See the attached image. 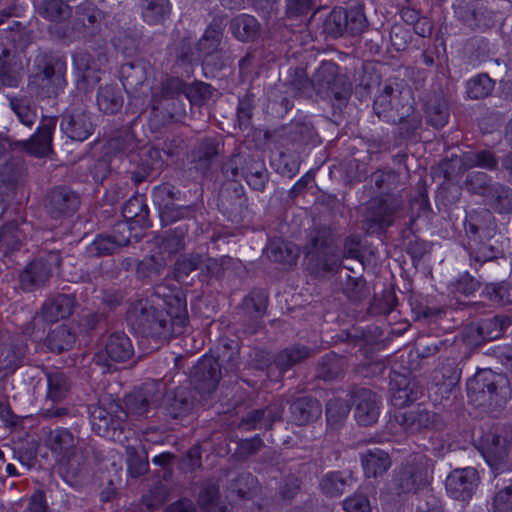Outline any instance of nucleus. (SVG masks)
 <instances>
[{
  "label": "nucleus",
  "instance_id": "7ed1b4c3",
  "mask_svg": "<svg viewBox=\"0 0 512 512\" xmlns=\"http://www.w3.org/2000/svg\"><path fill=\"white\" fill-rule=\"evenodd\" d=\"M45 444L62 467L67 481L75 480L85 468V457L79 447L80 439L71 430L58 427L49 430Z\"/></svg>",
  "mask_w": 512,
  "mask_h": 512
},
{
  "label": "nucleus",
  "instance_id": "13d9d810",
  "mask_svg": "<svg viewBox=\"0 0 512 512\" xmlns=\"http://www.w3.org/2000/svg\"><path fill=\"white\" fill-rule=\"evenodd\" d=\"M47 385V399L51 400L53 403L62 401L71 388L69 378L60 371L47 374Z\"/></svg>",
  "mask_w": 512,
  "mask_h": 512
},
{
  "label": "nucleus",
  "instance_id": "aec40b11",
  "mask_svg": "<svg viewBox=\"0 0 512 512\" xmlns=\"http://www.w3.org/2000/svg\"><path fill=\"white\" fill-rule=\"evenodd\" d=\"M396 422L408 434H415L431 429H441V417L420 405L414 409L400 412L395 415Z\"/></svg>",
  "mask_w": 512,
  "mask_h": 512
},
{
  "label": "nucleus",
  "instance_id": "9b49d317",
  "mask_svg": "<svg viewBox=\"0 0 512 512\" xmlns=\"http://www.w3.org/2000/svg\"><path fill=\"white\" fill-rule=\"evenodd\" d=\"M89 415L93 431L101 437H111L116 429H121L127 417L124 408L115 401L107 406L102 401L89 406Z\"/></svg>",
  "mask_w": 512,
  "mask_h": 512
},
{
  "label": "nucleus",
  "instance_id": "5701e85b",
  "mask_svg": "<svg viewBox=\"0 0 512 512\" xmlns=\"http://www.w3.org/2000/svg\"><path fill=\"white\" fill-rule=\"evenodd\" d=\"M268 306V296L262 290L252 291L241 304L245 332L255 334L263 327V317Z\"/></svg>",
  "mask_w": 512,
  "mask_h": 512
},
{
  "label": "nucleus",
  "instance_id": "8fccbe9b",
  "mask_svg": "<svg viewBox=\"0 0 512 512\" xmlns=\"http://www.w3.org/2000/svg\"><path fill=\"white\" fill-rule=\"evenodd\" d=\"M55 117H44L37 132L31 138V148L39 156L46 155L51 150L52 134L56 127Z\"/></svg>",
  "mask_w": 512,
  "mask_h": 512
},
{
  "label": "nucleus",
  "instance_id": "37998d69",
  "mask_svg": "<svg viewBox=\"0 0 512 512\" xmlns=\"http://www.w3.org/2000/svg\"><path fill=\"white\" fill-rule=\"evenodd\" d=\"M229 30L241 42L253 41L259 35L260 23L254 16L240 14L231 19Z\"/></svg>",
  "mask_w": 512,
  "mask_h": 512
},
{
  "label": "nucleus",
  "instance_id": "79ce46f5",
  "mask_svg": "<svg viewBox=\"0 0 512 512\" xmlns=\"http://www.w3.org/2000/svg\"><path fill=\"white\" fill-rule=\"evenodd\" d=\"M509 324V319L504 316H493L481 319L476 325L470 327V332L477 333L475 342L489 341L501 336L503 329Z\"/></svg>",
  "mask_w": 512,
  "mask_h": 512
},
{
  "label": "nucleus",
  "instance_id": "864d4df0",
  "mask_svg": "<svg viewBox=\"0 0 512 512\" xmlns=\"http://www.w3.org/2000/svg\"><path fill=\"white\" fill-rule=\"evenodd\" d=\"M76 336L67 325H59L49 332L46 337V346L54 353H62L71 349Z\"/></svg>",
  "mask_w": 512,
  "mask_h": 512
},
{
  "label": "nucleus",
  "instance_id": "a19ab883",
  "mask_svg": "<svg viewBox=\"0 0 512 512\" xmlns=\"http://www.w3.org/2000/svg\"><path fill=\"white\" fill-rule=\"evenodd\" d=\"M139 8L143 21L149 25L163 24L171 14L169 0H140Z\"/></svg>",
  "mask_w": 512,
  "mask_h": 512
},
{
  "label": "nucleus",
  "instance_id": "4d7b16f0",
  "mask_svg": "<svg viewBox=\"0 0 512 512\" xmlns=\"http://www.w3.org/2000/svg\"><path fill=\"white\" fill-rule=\"evenodd\" d=\"M352 477L350 474L342 472H331L326 474L321 482L320 487L324 494L329 497H337L345 492L346 487L351 486Z\"/></svg>",
  "mask_w": 512,
  "mask_h": 512
},
{
  "label": "nucleus",
  "instance_id": "58836bf2",
  "mask_svg": "<svg viewBox=\"0 0 512 512\" xmlns=\"http://www.w3.org/2000/svg\"><path fill=\"white\" fill-rule=\"evenodd\" d=\"M370 181L380 192V195H403L404 183L401 180V175L393 169H378L374 171L370 176Z\"/></svg>",
  "mask_w": 512,
  "mask_h": 512
},
{
  "label": "nucleus",
  "instance_id": "f3484780",
  "mask_svg": "<svg viewBox=\"0 0 512 512\" xmlns=\"http://www.w3.org/2000/svg\"><path fill=\"white\" fill-rule=\"evenodd\" d=\"M152 296L157 303L162 301L164 311L169 315L173 327L181 330L187 320V304L183 293L177 288L157 285Z\"/></svg>",
  "mask_w": 512,
  "mask_h": 512
},
{
  "label": "nucleus",
  "instance_id": "bb28decb",
  "mask_svg": "<svg viewBox=\"0 0 512 512\" xmlns=\"http://www.w3.org/2000/svg\"><path fill=\"white\" fill-rule=\"evenodd\" d=\"M464 227L468 238L486 237L487 240H490L496 232L495 218L492 212L486 208L472 210L468 213Z\"/></svg>",
  "mask_w": 512,
  "mask_h": 512
},
{
  "label": "nucleus",
  "instance_id": "412c9836",
  "mask_svg": "<svg viewBox=\"0 0 512 512\" xmlns=\"http://www.w3.org/2000/svg\"><path fill=\"white\" fill-rule=\"evenodd\" d=\"M80 205L77 193L67 186L51 189L45 199V210L51 218L60 219L72 216Z\"/></svg>",
  "mask_w": 512,
  "mask_h": 512
},
{
  "label": "nucleus",
  "instance_id": "69168bd1",
  "mask_svg": "<svg viewBox=\"0 0 512 512\" xmlns=\"http://www.w3.org/2000/svg\"><path fill=\"white\" fill-rule=\"evenodd\" d=\"M495 86L488 74H479L470 79L466 84V92L471 99H483L491 94Z\"/></svg>",
  "mask_w": 512,
  "mask_h": 512
},
{
  "label": "nucleus",
  "instance_id": "052dcab7",
  "mask_svg": "<svg viewBox=\"0 0 512 512\" xmlns=\"http://www.w3.org/2000/svg\"><path fill=\"white\" fill-rule=\"evenodd\" d=\"M494 182L486 172L472 171L466 175L463 188L471 195L481 196L483 200Z\"/></svg>",
  "mask_w": 512,
  "mask_h": 512
},
{
  "label": "nucleus",
  "instance_id": "5fc2aeb1",
  "mask_svg": "<svg viewBox=\"0 0 512 512\" xmlns=\"http://www.w3.org/2000/svg\"><path fill=\"white\" fill-rule=\"evenodd\" d=\"M242 174L251 189L256 191L265 189L269 175L263 162L249 159L242 168Z\"/></svg>",
  "mask_w": 512,
  "mask_h": 512
},
{
  "label": "nucleus",
  "instance_id": "3c124183",
  "mask_svg": "<svg viewBox=\"0 0 512 512\" xmlns=\"http://www.w3.org/2000/svg\"><path fill=\"white\" fill-rule=\"evenodd\" d=\"M97 105L106 114H116L123 106V95L117 85L101 86L97 93Z\"/></svg>",
  "mask_w": 512,
  "mask_h": 512
},
{
  "label": "nucleus",
  "instance_id": "c9c22d12",
  "mask_svg": "<svg viewBox=\"0 0 512 512\" xmlns=\"http://www.w3.org/2000/svg\"><path fill=\"white\" fill-rule=\"evenodd\" d=\"M188 233V226L181 224L173 229L164 232L156 238L159 255L168 257L180 252L185 248V238Z\"/></svg>",
  "mask_w": 512,
  "mask_h": 512
},
{
  "label": "nucleus",
  "instance_id": "c756f323",
  "mask_svg": "<svg viewBox=\"0 0 512 512\" xmlns=\"http://www.w3.org/2000/svg\"><path fill=\"white\" fill-rule=\"evenodd\" d=\"M483 456L491 469L500 473L508 469V442L499 435H492L483 449Z\"/></svg>",
  "mask_w": 512,
  "mask_h": 512
},
{
  "label": "nucleus",
  "instance_id": "393cba45",
  "mask_svg": "<svg viewBox=\"0 0 512 512\" xmlns=\"http://www.w3.org/2000/svg\"><path fill=\"white\" fill-rule=\"evenodd\" d=\"M60 127L71 140L85 141L94 132V124L90 116L83 110L71 109L62 114Z\"/></svg>",
  "mask_w": 512,
  "mask_h": 512
},
{
  "label": "nucleus",
  "instance_id": "e433bc0d",
  "mask_svg": "<svg viewBox=\"0 0 512 512\" xmlns=\"http://www.w3.org/2000/svg\"><path fill=\"white\" fill-rule=\"evenodd\" d=\"M141 164L136 170L131 171V179L136 183L144 181L154 170L162 167L161 151L156 147L141 148L137 154Z\"/></svg>",
  "mask_w": 512,
  "mask_h": 512
},
{
  "label": "nucleus",
  "instance_id": "cd10ccee",
  "mask_svg": "<svg viewBox=\"0 0 512 512\" xmlns=\"http://www.w3.org/2000/svg\"><path fill=\"white\" fill-rule=\"evenodd\" d=\"M483 204L492 213L512 214V188L502 182L495 181L485 194Z\"/></svg>",
  "mask_w": 512,
  "mask_h": 512
},
{
  "label": "nucleus",
  "instance_id": "4c0bfd02",
  "mask_svg": "<svg viewBox=\"0 0 512 512\" xmlns=\"http://www.w3.org/2000/svg\"><path fill=\"white\" fill-rule=\"evenodd\" d=\"M468 239V252L472 265H482L497 259L501 255V251L494 245L492 238L490 240H487L486 237Z\"/></svg>",
  "mask_w": 512,
  "mask_h": 512
},
{
  "label": "nucleus",
  "instance_id": "e2e57ef3",
  "mask_svg": "<svg viewBox=\"0 0 512 512\" xmlns=\"http://www.w3.org/2000/svg\"><path fill=\"white\" fill-rule=\"evenodd\" d=\"M120 73L125 88L137 89L146 80L145 67L142 63H125L121 66Z\"/></svg>",
  "mask_w": 512,
  "mask_h": 512
},
{
  "label": "nucleus",
  "instance_id": "f8f14e48",
  "mask_svg": "<svg viewBox=\"0 0 512 512\" xmlns=\"http://www.w3.org/2000/svg\"><path fill=\"white\" fill-rule=\"evenodd\" d=\"M101 30L100 11L91 4H82L77 7L73 26L70 29H60L51 27V33L59 38L83 37L91 38L97 35Z\"/></svg>",
  "mask_w": 512,
  "mask_h": 512
},
{
  "label": "nucleus",
  "instance_id": "4468645a",
  "mask_svg": "<svg viewBox=\"0 0 512 512\" xmlns=\"http://www.w3.org/2000/svg\"><path fill=\"white\" fill-rule=\"evenodd\" d=\"M26 146L25 140L12 142L10 138L2 137V150L6 148L17 150L15 155L5 159L2 166V185L6 186L9 191H14L23 183L26 168L22 154Z\"/></svg>",
  "mask_w": 512,
  "mask_h": 512
},
{
  "label": "nucleus",
  "instance_id": "39448f33",
  "mask_svg": "<svg viewBox=\"0 0 512 512\" xmlns=\"http://www.w3.org/2000/svg\"><path fill=\"white\" fill-rule=\"evenodd\" d=\"M404 209L401 194L379 195L372 198L362 215V227L369 233L382 232L390 227Z\"/></svg>",
  "mask_w": 512,
  "mask_h": 512
},
{
  "label": "nucleus",
  "instance_id": "6e6d98bb",
  "mask_svg": "<svg viewBox=\"0 0 512 512\" xmlns=\"http://www.w3.org/2000/svg\"><path fill=\"white\" fill-rule=\"evenodd\" d=\"M427 123L436 129L444 127L449 119L446 101L440 96L431 97L425 105Z\"/></svg>",
  "mask_w": 512,
  "mask_h": 512
},
{
  "label": "nucleus",
  "instance_id": "49530a36",
  "mask_svg": "<svg viewBox=\"0 0 512 512\" xmlns=\"http://www.w3.org/2000/svg\"><path fill=\"white\" fill-rule=\"evenodd\" d=\"M361 462L363 465L364 473L366 477H377L385 473L390 465L391 461L388 454L378 448L367 450L361 456Z\"/></svg>",
  "mask_w": 512,
  "mask_h": 512
},
{
  "label": "nucleus",
  "instance_id": "423d86ee",
  "mask_svg": "<svg viewBox=\"0 0 512 512\" xmlns=\"http://www.w3.org/2000/svg\"><path fill=\"white\" fill-rule=\"evenodd\" d=\"M314 91L321 97L346 101L351 92L352 84L345 74L339 73V67L332 61H323L312 76Z\"/></svg>",
  "mask_w": 512,
  "mask_h": 512
},
{
  "label": "nucleus",
  "instance_id": "338daca9",
  "mask_svg": "<svg viewBox=\"0 0 512 512\" xmlns=\"http://www.w3.org/2000/svg\"><path fill=\"white\" fill-rule=\"evenodd\" d=\"M126 456L127 469L132 477H139L148 471V456L144 449L139 451L133 446H128Z\"/></svg>",
  "mask_w": 512,
  "mask_h": 512
},
{
  "label": "nucleus",
  "instance_id": "f03ea898",
  "mask_svg": "<svg viewBox=\"0 0 512 512\" xmlns=\"http://www.w3.org/2000/svg\"><path fill=\"white\" fill-rule=\"evenodd\" d=\"M332 230L326 226H316L310 230L303 248L306 269L315 277L336 273L341 259L333 246Z\"/></svg>",
  "mask_w": 512,
  "mask_h": 512
},
{
  "label": "nucleus",
  "instance_id": "a18cd8bd",
  "mask_svg": "<svg viewBox=\"0 0 512 512\" xmlns=\"http://www.w3.org/2000/svg\"><path fill=\"white\" fill-rule=\"evenodd\" d=\"M266 256L274 262L292 265L299 256L297 246L282 239L271 240L265 248Z\"/></svg>",
  "mask_w": 512,
  "mask_h": 512
},
{
  "label": "nucleus",
  "instance_id": "dca6fc26",
  "mask_svg": "<svg viewBox=\"0 0 512 512\" xmlns=\"http://www.w3.org/2000/svg\"><path fill=\"white\" fill-rule=\"evenodd\" d=\"M164 390L165 386L162 383V397L158 408L161 409L165 417L181 420L191 413L194 407V399L187 387Z\"/></svg>",
  "mask_w": 512,
  "mask_h": 512
},
{
  "label": "nucleus",
  "instance_id": "473e14b6",
  "mask_svg": "<svg viewBox=\"0 0 512 512\" xmlns=\"http://www.w3.org/2000/svg\"><path fill=\"white\" fill-rule=\"evenodd\" d=\"M392 391V402L395 406L400 407L413 403L423 394V389L419 383L415 379L404 375L395 380Z\"/></svg>",
  "mask_w": 512,
  "mask_h": 512
},
{
  "label": "nucleus",
  "instance_id": "6e6552de",
  "mask_svg": "<svg viewBox=\"0 0 512 512\" xmlns=\"http://www.w3.org/2000/svg\"><path fill=\"white\" fill-rule=\"evenodd\" d=\"M430 466V460L422 454L409 456L394 476V489L398 494L416 493L429 483Z\"/></svg>",
  "mask_w": 512,
  "mask_h": 512
},
{
  "label": "nucleus",
  "instance_id": "a878e982",
  "mask_svg": "<svg viewBox=\"0 0 512 512\" xmlns=\"http://www.w3.org/2000/svg\"><path fill=\"white\" fill-rule=\"evenodd\" d=\"M218 207L229 217L241 216L247 207L244 187L238 181L224 183L219 191Z\"/></svg>",
  "mask_w": 512,
  "mask_h": 512
},
{
  "label": "nucleus",
  "instance_id": "c03bdc74",
  "mask_svg": "<svg viewBox=\"0 0 512 512\" xmlns=\"http://www.w3.org/2000/svg\"><path fill=\"white\" fill-rule=\"evenodd\" d=\"M122 215L127 222L135 223L139 227L151 226L149 220V208L142 195L130 197L122 208Z\"/></svg>",
  "mask_w": 512,
  "mask_h": 512
},
{
  "label": "nucleus",
  "instance_id": "f704fd0d",
  "mask_svg": "<svg viewBox=\"0 0 512 512\" xmlns=\"http://www.w3.org/2000/svg\"><path fill=\"white\" fill-rule=\"evenodd\" d=\"M223 37V28L220 22L213 21L206 28L203 36L196 44L198 57H205V62L210 63L214 53H219V45Z\"/></svg>",
  "mask_w": 512,
  "mask_h": 512
},
{
  "label": "nucleus",
  "instance_id": "0e129e2a",
  "mask_svg": "<svg viewBox=\"0 0 512 512\" xmlns=\"http://www.w3.org/2000/svg\"><path fill=\"white\" fill-rule=\"evenodd\" d=\"M114 45L127 55L134 54L140 45V34L135 28H120L114 36Z\"/></svg>",
  "mask_w": 512,
  "mask_h": 512
},
{
  "label": "nucleus",
  "instance_id": "ddd939ff",
  "mask_svg": "<svg viewBox=\"0 0 512 512\" xmlns=\"http://www.w3.org/2000/svg\"><path fill=\"white\" fill-rule=\"evenodd\" d=\"M162 397V382H145L125 397L126 413L137 416L147 415L151 409L158 408Z\"/></svg>",
  "mask_w": 512,
  "mask_h": 512
},
{
  "label": "nucleus",
  "instance_id": "ea45409f",
  "mask_svg": "<svg viewBox=\"0 0 512 512\" xmlns=\"http://www.w3.org/2000/svg\"><path fill=\"white\" fill-rule=\"evenodd\" d=\"M347 367L348 363L345 357L330 352L319 360L316 375L325 381L336 380L344 375Z\"/></svg>",
  "mask_w": 512,
  "mask_h": 512
},
{
  "label": "nucleus",
  "instance_id": "c85d7f7f",
  "mask_svg": "<svg viewBox=\"0 0 512 512\" xmlns=\"http://www.w3.org/2000/svg\"><path fill=\"white\" fill-rule=\"evenodd\" d=\"M459 170L468 171L473 168H481L487 171L498 169V157L492 149H473L463 152L459 157Z\"/></svg>",
  "mask_w": 512,
  "mask_h": 512
},
{
  "label": "nucleus",
  "instance_id": "603ef678",
  "mask_svg": "<svg viewBox=\"0 0 512 512\" xmlns=\"http://www.w3.org/2000/svg\"><path fill=\"white\" fill-rule=\"evenodd\" d=\"M74 64L78 72V86L87 83L94 85L99 80V69L92 55L87 52H80L74 56Z\"/></svg>",
  "mask_w": 512,
  "mask_h": 512
},
{
  "label": "nucleus",
  "instance_id": "4be33fe9",
  "mask_svg": "<svg viewBox=\"0 0 512 512\" xmlns=\"http://www.w3.org/2000/svg\"><path fill=\"white\" fill-rule=\"evenodd\" d=\"M60 264L56 253H50L46 259L40 258L27 265L20 275L21 287L26 291L45 285L50 279L53 268Z\"/></svg>",
  "mask_w": 512,
  "mask_h": 512
},
{
  "label": "nucleus",
  "instance_id": "20e7f679",
  "mask_svg": "<svg viewBox=\"0 0 512 512\" xmlns=\"http://www.w3.org/2000/svg\"><path fill=\"white\" fill-rule=\"evenodd\" d=\"M507 379L490 369L478 371L467 381L470 402L476 407L496 408L506 403Z\"/></svg>",
  "mask_w": 512,
  "mask_h": 512
},
{
  "label": "nucleus",
  "instance_id": "09e8293b",
  "mask_svg": "<svg viewBox=\"0 0 512 512\" xmlns=\"http://www.w3.org/2000/svg\"><path fill=\"white\" fill-rule=\"evenodd\" d=\"M312 350L303 345H293L281 350L274 358V365L281 372L291 369L310 357Z\"/></svg>",
  "mask_w": 512,
  "mask_h": 512
},
{
  "label": "nucleus",
  "instance_id": "774afa93",
  "mask_svg": "<svg viewBox=\"0 0 512 512\" xmlns=\"http://www.w3.org/2000/svg\"><path fill=\"white\" fill-rule=\"evenodd\" d=\"M288 85L296 95L300 96L311 97L314 91L312 77L308 78L305 70L299 67L290 70Z\"/></svg>",
  "mask_w": 512,
  "mask_h": 512
},
{
  "label": "nucleus",
  "instance_id": "6ab92c4d",
  "mask_svg": "<svg viewBox=\"0 0 512 512\" xmlns=\"http://www.w3.org/2000/svg\"><path fill=\"white\" fill-rule=\"evenodd\" d=\"M191 383L200 394L213 393L222 378L221 365L212 356L202 357L191 371Z\"/></svg>",
  "mask_w": 512,
  "mask_h": 512
},
{
  "label": "nucleus",
  "instance_id": "bf43d9fd",
  "mask_svg": "<svg viewBox=\"0 0 512 512\" xmlns=\"http://www.w3.org/2000/svg\"><path fill=\"white\" fill-rule=\"evenodd\" d=\"M167 264V257L150 255L138 261L136 276L141 279H153L161 275Z\"/></svg>",
  "mask_w": 512,
  "mask_h": 512
},
{
  "label": "nucleus",
  "instance_id": "7c9ffc66",
  "mask_svg": "<svg viewBox=\"0 0 512 512\" xmlns=\"http://www.w3.org/2000/svg\"><path fill=\"white\" fill-rule=\"evenodd\" d=\"M75 307V297L69 294H58L47 299L41 309V316L48 323L68 318Z\"/></svg>",
  "mask_w": 512,
  "mask_h": 512
},
{
  "label": "nucleus",
  "instance_id": "680f3d73",
  "mask_svg": "<svg viewBox=\"0 0 512 512\" xmlns=\"http://www.w3.org/2000/svg\"><path fill=\"white\" fill-rule=\"evenodd\" d=\"M218 154V141L211 138L203 140L194 151V161L197 168L203 172L207 171Z\"/></svg>",
  "mask_w": 512,
  "mask_h": 512
},
{
  "label": "nucleus",
  "instance_id": "9d476101",
  "mask_svg": "<svg viewBox=\"0 0 512 512\" xmlns=\"http://www.w3.org/2000/svg\"><path fill=\"white\" fill-rule=\"evenodd\" d=\"M410 96L403 93L397 87L386 84L376 96L373 109L379 118L388 123H397L411 111Z\"/></svg>",
  "mask_w": 512,
  "mask_h": 512
},
{
  "label": "nucleus",
  "instance_id": "f257e3e1",
  "mask_svg": "<svg viewBox=\"0 0 512 512\" xmlns=\"http://www.w3.org/2000/svg\"><path fill=\"white\" fill-rule=\"evenodd\" d=\"M127 321L131 328L143 337L168 339L171 335L180 333L161 303L151 298L139 299L131 303L127 311Z\"/></svg>",
  "mask_w": 512,
  "mask_h": 512
},
{
  "label": "nucleus",
  "instance_id": "b1692460",
  "mask_svg": "<svg viewBox=\"0 0 512 512\" xmlns=\"http://www.w3.org/2000/svg\"><path fill=\"white\" fill-rule=\"evenodd\" d=\"M284 403L277 400L261 409H254L242 417L239 428L243 430L271 429L275 422L282 420Z\"/></svg>",
  "mask_w": 512,
  "mask_h": 512
},
{
  "label": "nucleus",
  "instance_id": "0eeeda50",
  "mask_svg": "<svg viewBox=\"0 0 512 512\" xmlns=\"http://www.w3.org/2000/svg\"><path fill=\"white\" fill-rule=\"evenodd\" d=\"M367 19L364 11L359 7L349 10L334 8L322 20L321 30L326 37L336 39L345 33L355 36L359 35L367 27Z\"/></svg>",
  "mask_w": 512,
  "mask_h": 512
},
{
  "label": "nucleus",
  "instance_id": "de8ad7c7",
  "mask_svg": "<svg viewBox=\"0 0 512 512\" xmlns=\"http://www.w3.org/2000/svg\"><path fill=\"white\" fill-rule=\"evenodd\" d=\"M38 13L43 18L55 22L50 27L53 28L57 25L58 28L65 29L66 27L59 25V23L70 17L71 8L63 0H41L38 5ZM49 31L51 32V28H49Z\"/></svg>",
  "mask_w": 512,
  "mask_h": 512
},
{
  "label": "nucleus",
  "instance_id": "1a4fd4ad",
  "mask_svg": "<svg viewBox=\"0 0 512 512\" xmlns=\"http://www.w3.org/2000/svg\"><path fill=\"white\" fill-rule=\"evenodd\" d=\"M66 62L59 56H45L38 65L33 76V83L38 87L39 94L44 97H56L66 86Z\"/></svg>",
  "mask_w": 512,
  "mask_h": 512
},
{
  "label": "nucleus",
  "instance_id": "2f4dec72",
  "mask_svg": "<svg viewBox=\"0 0 512 512\" xmlns=\"http://www.w3.org/2000/svg\"><path fill=\"white\" fill-rule=\"evenodd\" d=\"M322 409L319 401L311 396H302L290 404L291 418L297 425H305L317 420Z\"/></svg>",
  "mask_w": 512,
  "mask_h": 512
},
{
  "label": "nucleus",
  "instance_id": "72a5a7b5",
  "mask_svg": "<svg viewBox=\"0 0 512 512\" xmlns=\"http://www.w3.org/2000/svg\"><path fill=\"white\" fill-rule=\"evenodd\" d=\"M105 354L114 362H125L134 355V347L124 332L110 334L104 345Z\"/></svg>",
  "mask_w": 512,
  "mask_h": 512
},
{
  "label": "nucleus",
  "instance_id": "a211bd4d",
  "mask_svg": "<svg viewBox=\"0 0 512 512\" xmlns=\"http://www.w3.org/2000/svg\"><path fill=\"white\" fill-rule=\"evenodd\" d=\"M480 482L478 471L473 467L457 468L449 473L445 488L450 497L467 501L475 493Z\"/></svg>",
  "mask_w": 512,
  "mask_h": 512
},
{
  "label": "nucleus",
  "instance_id": "2eb2a0df",
  "mask_svg": "<svg viewBox=\"0 0 512 512\" xmlns=\"http://www.w3.org/2000/svg\"><path fill=\"white\" fill-rule=\"evenodd\" d=\"M350 397L354 405V417L361 426H371L378 421L380 415V397L372 390L364 387H353Z\"/></svg>",
  "mask_w": 512,
  "mask_h": 512
}]
</instances>
